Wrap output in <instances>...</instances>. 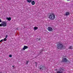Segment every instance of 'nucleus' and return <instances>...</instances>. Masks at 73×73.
I'll return each instance as SVG.
<instances>
[{
	"instance_id": "obj_25",
	"label": "nucleus",
	"mask_w": 73,
	"mask_h": 73,
	"mask_svg": "<svg viewBox=\"0 0 73 73\" xmlns=\"http://www.w3.org/2000/svg\"><path fill=\"white\" fill-rule=\"evenodd\" d=\"M39 40H40V39H39Z\"/></svg>"
},
{
	"instance_id": "obj_11",
	"label": "nucleus",
	"mask_w": 73,
	"mask_h": 73,
	"mask_svg": "<svg viewBox=\"0 0 73 73\" xmlns=\"http://www.w3.org/2000/svg\"><path fill=\"white\" fill-rule=\"evenodd\" d=\"M38 29V27H35L34 28V31H36V30H37V29Z\"/></svg>"
},
{
	"instance_id": "obj_2",
	"label": "nucleus",
	"mask_w": 73,
	"mask_h": 73,
	"mask_svg": "<svg viewBox=\"0 0 73 73\" xmlns=\"http://www.w3.org/2000/svg\"><path fill=\"white\" fill-rule=\"evenodd\" d=\"M57 48L61 50L64 48V45L62 44L59 43L57 45Z\"/></svg>"
},
{
	"instance_id": "obj_15",
	"label": "nucleus",
	"mask_w": 73,
	"mask_h": 73,
	"mask_svg": "<svg viewBox=\"0 0 73 73\" xmlns=\"http://www.w3.org/2000/svg\"><path fill=\"white\" fill-rule=\"evenodd\" d=\"M4 41V39H2V40H1V41H0V42H3V41Z\"/></svg>"
},
{
	"instance_id": "obj_13",
	"label": "nucleus",
	"mask_w": 73,
	"mask_h": 73,
	"mask_svg": "<svg viewBox=\"0 0 73 73\" xmlns=\"http://www.w3.org/2000/svg\"><path fill=\"white\" fill-rule=\"evenodd\" d=\"M69 49H73V48L72 47V46H70L69 47Z\"/></svg>"
},
{
	"instance_id": "obj_12",
	"label": "nucleus",
	"mask_w": 73,
	"mask_h": 73,
	"mask_svg": "<svg viewBox=\"0 0 73 73\" xmlns=\"http://www.w3.org/2000/svg\"><path fill=\"white\" fill-rule=\"evenodd\" d=\"M27 1L28 3H30L32 2V0H27Z\"/></svg>"
},
{
	"instance_id": "obj_22",
	"label": "nucleus",
	"mask_w": 73,
	"mask_h": 73,
	"mask_svg": "<svg viewBox=\"0 0 73 73\" xmlns=\"http://www.w3.org/2000/svg\"><path fill=\"white\" fill-rule=\"evenodd\" d=\"M15 67H14L13 68V69H15Z\"/></svg>"
},
{
	"instance_id": "obj_26",
	"label": "nucleus",
	"mask_w": 73,
	"mask_h": 73,
	"mask_svg": "<svg viewBox=\"0 0 73 73\" xmlns=\"http://www.w3.org/2000/svg\"><path fill=\"white\" fill-rule=\"evenodd\" d=\"M35 63H36V64H37V62H36Z\"/></svg>"
},
{
	"instance_id": "obj_20",
	"label": "nucleus",
	"mask_w": 73,
	"mask_h": 73,
	"mask_svg": "<svg viewBox=\"0 0 73 73\" xmlns=\"http://www.w3.org/2000/svg\"><path fill=\"white\" fill-rule=\"evenodd\" d=\"M45 50V49H43L42 51H44Z\"/></svg>"
},
{
	"instance_id": "obj_16",
	"label": "nucleus",
	"mask_w": 73,
	"mask_h": 73,
	"mask_svg": "<svg viewBox=\"0 0 73 73\" xmlns=\"http://www.w3.org/2000/svg\"><path fill=\"white\" fill-rule=\"evenodd\" d=\"M3 39V40H4V41H6V40H7V38H4V39Z\"/></svg>"
},
{
	"instance_id": "obj_27",
	"label": "nucleus",
	"mask_w": 73,
	"mask_h": 73,
	"mask_svg": "<svg viewBox=\"0 0 73 73\" xmlns=\"http://www.w3.org/2000/svg\"><path fill=\"white\" fill-rule=\"evenodd\" d=\"M36 65V66H37V65Z\"/></svg>"
},
{
	"instance_id": "obj_28",
	"label": "nucleus",
	"mask_w": 73,
	"mask_h": 73,
	"mask_svg": "<svg viewBox=\"0 0 73 73\" xmlns=\"http://www.w3.org/2000/svg\"><path fill=\"white\" fill-rule=\"evenodd\" d=\"M0 73H1V72H0Z\"/></svg>"
},
{
	"instance_id": "obj_5",
	"label": "nucleus",
	"mask_w": 73,
	"mask_h": 73,
	"mask_svg": "<svg viewBox=\"0 0 73 73\" xmlns=\"http://www.w3.org/2000/svg\"><path fill=\"white\" fill-rule=\"evenodd\" d=\"M47 30L50 32H51L53 31V28L50 27H48L47 28Z\"/></svg>"
},
{
	"instance_id": "obj_4",
	"label": "nucleus",
	"mask_w": 73,
	"mask_h": 73,
	"mask_svg": "<svg viewBox=\"0 0 73 73\" xmlns=\"http://www.w3.org/2000/svg\"><path fill=\"white\" fill-rule=\"evenodd\" d=\"M62 62H68V60L67 59L63 57L62 59Z\"/></svg>"
},
{
	"instance_id": "obj_1",
	"label": "nucleus",
	"mask_w": 73,
	"mask_h": 73,
	"mask_svg": "<svg viewBox=\"0 0 73 73\" xmlns=\"http://www.w3.org/2000/svg\"><path fill=\"white\" fill-rule=\"evenodd\" d=\"M55 17H56V16H55V15L53 14H50L48 17L49 19L51 20H54L55 19Z\"/></svg>"
},
{
	"instance_id": "obj_10",
	"label": "nucleus",
	"mask_w": 73,
	"mask_h": 73,
	"mask_svg": "<svg viewBox=\"0 0 73 73\" xmlns=\"http://www.w3.org/2000/svg\"><path fill=\"white\" fill-rule=\"evenodd\" d=\"M56 73H63V72L61 71V70H59Z\"/></svg>"
},
{
	"instance_id": "obj_23",
	"label": "nucleus",
	"mask_w": 73,
	"mask_h": 73,
	"mask_svg": "<svg viewBox=\"0 0 73 73\" xmlns=\"http://www.w3.org/2000/svg\"><path fill=\"white\" fill-rule=\"evenodd\" d=\"M67 1H69V0H67Z\"/></svg>"
},
{
	"instance_id": "obj_6",
	"label": "nucleus",
	"mask_w": 73,
	"mask_h": 73,
	"mask_svg": "<svg viewBox=\"0 0 73 73\" xmlns=\"http://www.w3.org/2000/svg\"><path fill=\"white\" fill-rule=\"evenodd\" d=\"M27 48H28V46H24V47L22 49V50L23 51L25 50L26 49H27Z\"/></svg>"
},
{
	"instance_id": "obj_18",
	"label": "nucleus",
	"mask_w": 73,
	"mask_h": 73,
	"mask_svg": "<svg viewBox=\"0 0 73 73\" xmlns=\"http://www.w3.org/2000/svg\"><path fill=\"white\" fill-rule=\"evenodd\" d=\"M29 61H27V63H26V64L27 65V64H28V62H29Z\"/></svg>"
},
{
	"instance_id": "obj_19",
	"label": "nucleus",
	"mask_w": 73,
	"mask_h": 73,
	"mask_svg": "<svg viewBox=\"0 0 73 73\" xmlns=\"http://www.w3.org/2000/svg\"><path fill=\"white\" fill-rule=\"evenodd\" d=\"M7 37H8V35H7L6 36V37L5 38H7Z\"/></svg>"
},
{
	"instance_id": "obj_3",
	"label": "nucleus",
	"mask_w": 73,
	"mask_h": 73,
	"mask_svg": "<svg viewBox=\"0 0 73 73\" xmlns=\"http://www.w3.org/2000/svg\"><path fill=\"white\" fill-rule=\"evenodd\" d=\"M4 27L7 26V22L3 21L1 23V24H0V27Z\"/></svg>"
},
{
	"instance_id": "obj_8",
	"label": "nucleus",
	"mask_w": 73,
	"mask_h": 73,
	"mask_svg": "<svg viewBox=\"0 0 73 73\" xmlns=\"http://www.w3.org/2000/svg\"><path fill=\"white\" fill-rule=\"evenodd\" d=\"M6 19L8 20V21H11V17H7Z\"/></svg>"
},
{
	"instance_id": "obj_17",
	"label": "nucleus",
	"mask_w": 73,
	"mask_h": 73,
	"mask_svg": "<svg viewBox=\"0 0 73 73\" xmlns=\"http://www.w3.org/2000/svg\"><path fill=\"white\" fill-rule=\"evenodd\" d=\"M12 55H9V57H12Z\"/></svg>"
},
{
	"instance_id": "obj_24",
	"label": "nucleus",
	"mask_w": 73,
	"mask_h": 73,
	"mask_svg": "<svg viewBox=\"0 0 73 73\" xmlns=\"http://www.w3.org/2000/svg\"><path fill=\"white\" fill-rule=\"evenodd\" d=\"M13 67H14V66H13Z\"/></svg>"
},
{
	"instance_id": "obj_9",
	"label": "nucleus",
	"mask_w": 73,
	"mask_h": 73,
	"mask_svg": "<svg viewBox=\"0 0 73 73\" xmlns=\"http://www.w3.org/2000/svg\"><path fill=\"white\" fill-rule=\"evenodd\" d=\"M31 4L33 5L35 4V2L34 1H33L31 2Z\"/></svg>"
},
{
	"instance_id": "obj_14",
	"label": "nucleus",
	"mask_w": 73,
	"mask_h": 73,
	"mask_svg": "<svg viewBox=\"0 0 73 73\" xmlns=\"http://www.w3.org/2000/svg\"><path fill=\"white\" fill-rule=\"evenodd\" d=\"M44 66H40V69H41L42 68H43Z\"/></svg>"
},
{
	"instance_id": "obj_7",
	"label": "nucleus",
	"mask_w": 73,
	"mask_h": 73,
	"mask_svg": "<svg viewBox=\"0 0 73 73\" xmlns=\"http://www.w3.org/2000/svg\"><path fill=\"white\" fill-rule=\"evenodd\" d=\"M70 15V13L67 12L66 13L65 15L66 16H68V15Z\"/></svg>"
},
{
	"instance_id": "obj_21",
	"label": "nucleus",
	"mask_w": 73,
	"mask_h": 73,
	"mask_svg": "<svg viewBox=\"0 0 73 73\" xmlns=\"http://www.w3.org/2000/svg\"><path fill=\"white\" fill-rule=\"evenodd\" d=\"M1 19H0V23H1Z\"/></svg>"
}]
</instances>
